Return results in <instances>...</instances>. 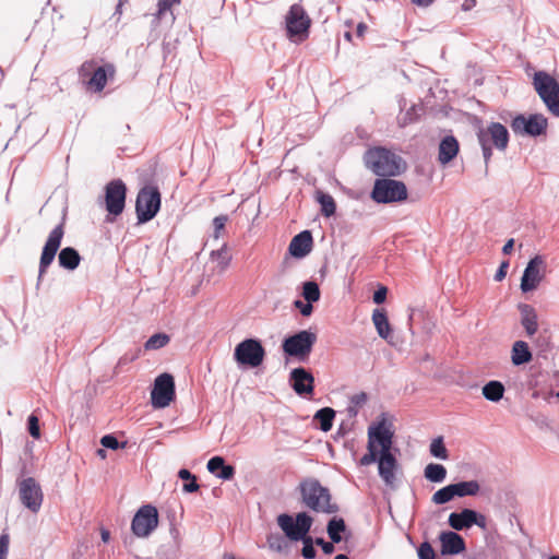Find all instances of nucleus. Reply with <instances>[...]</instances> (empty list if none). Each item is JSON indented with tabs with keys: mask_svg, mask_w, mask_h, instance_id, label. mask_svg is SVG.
Listing matches in <instances>:
<instances>
[{
	"mask_svg": "<svg viewBox=\"0 0 559 559\" xmlns=\"http://www.w3.org/2000/svg\"><path fill=\"white\" fill-rule=\"evenodd\" d=\"M393 431L385 419L368 428V452L359 460V465L368 466L378 462L379 476L391 488L395 485L397 461L391 453Z\"/></svg>",
	"mask_w": 559,
	"mask_h": 559,
	"instance_id": "f257e3e1",
	"label": "nucleus"
},
{
	"mask_svg": "<svg viewBox=\"0 0 559 559\" xmlns=\"http://www.w3.org/2000/svg\"><path fill=\"white\" fill-rule=\"evenodd\" d=\"M300 492L304 504L314 512L332 514L338 510L337 506L331 502L329 489L321 486L317 479L300 483Z\"/></svg>",
	"mask_w": 559,
	"mask_h": 559,
	"instance_id": "f03ea898",
	"label": "nucleus"
},
{
	"mask_svg": "<svg viewBox=\"0 0 559 559\" xmlns=\"http://www.w3.org/2000/svg\"><path fill=\"white\" fill-rule=\"evenodd\" d=\"M367 168L378 176H397L405 169L404 160L395 153L376 147L369 150L365 155Z\"/></svg>",
	"mask_w": 559,
	"mask_h": 559,
	"instance_id": "7ed1b4c3",
	"label": "nucleus"
},
{
	"mask_svg": "<svg viewBox=\"0 0 559 559\" xmlns=\"http://www.w3.org/2000/svg\"><path fill=\"white\" fill-rule=\"evenodd\" d=\"M80 78L86 88L94 93L104 90L108 80H112L116 69L111 63L97 66L94 60L85 61L80 68Z\"/></svg>",
	"mask_w": 559,
	"mask_h": 559,
	"instance_id": "20e7f679",
	"label": "nucleus"
},
{
	"mask_svg": "<svg viewBox=\"0 0 559 559\" xmlns=\"http://www.w3.org/2000/svg\"><path fill=\"white\" fill-rule=\"evenodd\" d=\"M477 136L486 164L492 156L493 147L504 151L509 143L508 129L499 122H492L487 128L480 129Z\"/></svg>",
	"mask_w": 559,
	"mask_h": 559,
	"instance_id": "39448f33",
	"label": "nucleus"
},
{
	"mask_svg": "<svg viewBox=\"0 0 559 559\" xmlns=\"http://www.w3.org/2000/svg\"><path fill=\"white\" fill-rule=\"evenodd\" d=\"M533 85L548 110L559 117V83L547 72L538 71L534 74Z\"/></svg>",
	"mask_w": 559,
	"mask_h": 559,
	"instance_id": "423d86ee",
	"label": "nucleus"
},
{
	"mask_svg": "<svg viewBox=\"0 0 559 559\" xmlns=\"http://www.w3.org/2000/svg\"><path fill=\"white\" fill-rule=\"evenodd\" d=\"M371 198L377 203H395L407 199V188L404 182L382 178L377 179L373 185Z\"/></svg>",
	"mask_w": 559,
	"mask_h": 559,
	"instance_id": "0eeeda50",
	"label": "nucleus"
},
{
	"mask_svg": "<svg viewBox=\"0 0 559 559\" xmlns=\"http://www.w3.org/2000/svg\"><path fill=\"white\" fill-rule=\"evenodd\" d=\"M160 207V193L156 187L146 186L140 190L135 202L139 223H146L155 217Z\"/></svg>",
	"mask_w": 559,
	"mask_h": 559,
	"instance_id": "6e6552de",
	"label": "nucleus"
},
{
	"mask_svg": "<svg viewBox=\"0 0 559 559\" xmlns=\"http://www.w3.org/2000/svg\"><path fill=\"white\" fill-rule=\"evenodd\" d=\"M317 342V334L304 330L289 337H286L283 342V350L286 355L296 357L300 361H305Z\"/></svg>",
	"mask_w": 559,
	"mask_h": 559,
	"instance_id": "1a4fd4ad",
	"label": "nucleus"
},
{
	"mask_svg": "<svg viewBox=\"0 0 559 559\" xmlns=\"http://www.w3.org/2000/svg\"><path fill=\"white\" fill-rule=\"evenodd\" d=\"M265 358V349L257 338H246L234 350V359L238 365L250 368L259 367Z\"/></svg>",
	"mask_w": 559,
	"mask_h": 559,
	"instance_id": "9d476101",
	"label": "nucleus"
},
{
	"mask_svg": "<svg viewBox=\"0 0 559 559\" xmlns=\"http://www.w3.org/2000/svg\"><path fill=\"white\" fill-rule=\"evenodd\" d=\"M285 21L287 36L290 40L297 43L308 37L311 21L300 4L295 3L290 7Z\"/></svg>",
	"mask_w": 559,
	"mask_h": 559,
	"instance_id": "9b49d317",
	"label": "nucleus"
},
{
	"mask_svg": "<svg viewBox=\"0 0 559 559\" xmlns=\"http://www.w3.org/2000/svg\"><path fill=\"white\" fill-rule=\"evenodd\" d=\"M277 524L290 540H301L307 537L312 519L306 512L298 513L295 520L288 514H281Z\"/></svg>",
	"mask_w": 559,
	"mask_h": 559,
	"instance_id": "f8f14e48",
	"label": "nucleus"
},
{
	"mask_svg": "<svg viewBox=\"0 0 559 559\" xmlns=\"http://www.w3.org/2000/svg\"><path fill=\"white\" fill-rule=\"evenodd\" d=\"M175 381L169 373L159 374L151 392V403L154 408H165L175 400Z\"/></svg>",
	"mask_w": 559,
	"mask_h": 559,
	"instance_id": "ddd939ff",
	"label": "nucleus"
},
{
	"mask_svg": "<svg viewBox=\"0 0 559 559\" xmlns=\"http://www.w3.org/2000/svg\"><path fill=\"white\" fill-rule=\"evenodd\" d=\"M158 525V512L152 504L142 506L133 516L132 533L136 537H147Z\"/></svg>",
	"mask_w": 559,
	"mask_h": 559,
	"instance_id": "4468645a",
	"label": "nucleus"
},
{
	"mask_svg": "<svg viewBox=\"0 0 559 559\" xmlns=\"http://www.w3.org/2000/svg\"><path fill=\"white\" fill-rule=\"evenodd\" d=\"M546 272L547 264L545 258L539 254L532 258L528 261L521 278V290L523 293L535 290L544 280Z\"/></svg>",
	"mask_w": 559,
	"mask_h": 559,
	"instance_id": "2eb2a0df",
	"label": "nucleus"
},
{
	"mask_svg": "<svg viewBox=\"0 0 559 559\" xmlns=\"http://www.w3.org/2000/svg\"><path fill=\"white\" fill-rule=\"evenodd\" d=\"M547 119L542 114H534L525 117L516 116L511 123L512 130L519 134L538 136L546 132Z\"/></svg>",
	"mask_w": 559,
	"mask_h": 559,
	"instance_id": "dca6fc26",
	"label": "nucleus"
},
{
	"mask_svg": "<svg viewBox=\"0 0 559 559\" xmlns=\"http://www.w3.org/2000/svg\"><path fill=\"white\" fill-rule=\"evenodd\" d=\"M127 187L121 179H115L105 187L106 210L110 215L118 216L122 213L126 203Z\"/></svg>",
	"mask_w": 559,
	"mask_h": 559,
	"instance_id": "f3484780",
	"label": "nucleus"
},
{
	"mask_svg": "<svg viewBox=\"0 0 559 559\" xmlns=\"http://www.w3.org/2000/svg\"><path fill=\"white\" fill-rule=\"evenodd\" d=\"M64 235L63 225H57L49 234L39 261V278L46 273L48 266L52 263L58 249L60 248Z\"/></svg>",
	"mask_w": 559,
	"mask_h": 559,
	"instance_id": "a211bd4d",
	"label": "nucleus"
},
{
	"mask_svg": "<svg viewBox=\"0 0 559 559\" xmlns=\"http://www.w3.org/2000/svg\"><path fill=\"white\" fill-rule=\"evenodd\" d=\"M19 495L24 507L37 513L43 503V491L39 484L33 478L23 479L19 485Z\"/></svg>",
	"mask_w": 559,
	"mask_h": 559,
	"instance_id": "6ab92c4d",
	"label": "nucleus"
},
{
	"mask_svg": "<svg viewBox=\"0 0 559 559\" xmlns=\"http://www.w3.org/2000/svg\"><path fill=\"white\" fill-rule=\"evenodd\" d=\"M290 383L298 395L311 394L314 388V378L305 368H295L290 372Z\"/></svg>",
	"mask_w": 559,
	"mask_h": 559,
	"instance_id": "aec40b11",
	"label": "nucleus"
},
{
	"mask_svg": "<svg viewBox=\"0 0 559 559\" xmlns=\"http://www.w3.org/2000/svg\"><path fill=\"white\" fill-rule=\"evenodd\" d=\"M442 555H459L465 550V542L455 532L447 531L439 535Z\"/></svg>",
	"mask_w": 559,
	"mask_h": 559,
	"instance_id": "412c9836",
	"label": "nucleus"
},
{
	"mask_svg": "<svg viewBox=\"0 0 559 559\" xmlns=\"http://www.w3.org/2000/svg\"><path fill=\"white\" fill-rule=\"evenodd\" d=\"M312 235L309 230H304L296 235L288 247L289 253L294 258H305L312 249Z\"/></svg>",
	"mask_w": 559,
	"mask_h": 559,
	"instance_id": "4be33fe9",
	"label": "nucleus"
},
{
	"mask_svg": "<svg viewBox=\"0 0 559 559\" xmlns=\"http://www.w3.org/2000/svg\"><path fill=\"white\" fill-rule=\"evenodd\" d=\"M521 314V324L524 328L526 335L532 337L538 331V316L533 306L528 304L519 305Z\"/></svg>",
	"mask_w": 559,
	"mask_h": 559,
	"instance_id": "5701e85b",
	"label": "nucleus"
},
{
	"mask_svg": "<svg viewBox=\"0 0 559 559\" xmlns=\"http://www.w3.org/2000/svg\"><path fill=\"white\" fill-rule=\"evenodd\" d=\"M449 525L456 531L469 528L476 522V511L463 509L461 512H452L448 519Z\"/></svg>",
	"mask_w": 559,
	"mask_h": 559,
	"instance_id": "b1692460",
	"label": "nucleus"
},
{
	"mask_svg": "<svg viewBox=\"0 0 559 559\" xmlns=\"http://www.w3.org/2000/svg\"><path fill=\"white\" fill-rule=\"evenodd\" d=\"M533 354L530 346L524 341H515L511 347V362L513 366H522L531 362Z\"/></svg>",
	"mask_w": 559,
	"mask_h": 559,
	"instance_id": "393cba45",
	"label": "nucleus"
},
{
	"mask_svg": "<svg viewBox=\"0 0 559 559\" xmlns=\"http://www.w3.org/2000/svg\"><path fill=\"white\" fill-rule=\"evenodd\" d=\"M207 469L223 480H229L235 475V468L231 465H226L222 456H213L210 459Z\"/></svg>",
	"mask_w": 559,
	"mask_h": 559,
	"instance_id": "a878e982",
	"label": "nucleus"
},
{
	"mask_svg": "<svg viewBox=\"0 0 559 559\" xmlns=\"http://www.w3.org/2000/svg\"><path fill=\"white\" fill-rule=\"evenodd\" d=\"M459 153V142L452 135L445 136L439 145L438 159L442 165L451 162Z\"/></svg>",
	"mask_w": 559,
	"mask_h": 559,
	"instance_id": "bb28decb",
	"label": "nucleus"
},
{
	"mask_svg": "<svg viewBox=\"0 0 559 559\" xmlns=\"http://www.w3.org/2000/svg\"><path fill=\"white\" fill-rule=\"evenodd\" d=\"M372 322L380 337L389 341L392 334L391 324L389 322L384 309H376L372 313Z\"/></svg>",
	"mask_w": 559,
	"mask_h": 559,
	"instance_id": "cd10ccee",
	"label": "nucleus"
},
{
	"mask_svg": "<svg viewBox=\"0 0 559 559\" xmlns=\"http://www.w3.org/2000/svg\"><path fill=\"white\" fill-rule=\"evenodd\" d=\"M58 261L61 267L73 271L79 266L81 257L74 248L67 247L60 251Z\"/></svg>",
	"mask_w": 559,
	"mask_h": 559,
	"instance_id": "c85d7f7f",
	"label": "nucleus"
},
{
	"mask_svg": "<svg viewBox=\"0 0 559 559\" xmlns=\"http://www.w3.org/2000/svg\"><path fill=\"white\" fill-rule=\"evenodd\" d=\"M504 386L500 381H489L483 386V395L490 402H499L503 397Z\"/></svg>",
	"mask_w": 559,
	"mask_h": 559,
	"instance_id": "c756f323",
	"label": "nucleus"
},
{
	"mask_svg": "<svg viewBox=\"0 0 559 559\" xmlns=\"http://www.w3.org/2000/svg\"><path fill=\"white\" fill-rule=\"evenodd\" d=\"M455 492V497L476 496L480 486L477 480H467L452 484Z\"/></svg>",
	"mask_w": 559,
	"mask_h": 559,
	"instance_id": "7c9ffc66",
	"label": "nucleus"
},
{
	"mask_svg": "<svg viewBox=\"0 0 559 559\" xmlns=\"http://www.w3.org/2000/svg\"><path fill=\"white\" fill-rule=\"evenodd\" d=\"M424 475L432 483H442L447 477V469L441 464L430 463L425 467Z\"/></svg>",
	"mask_w": 559,
	"mask_h": 559,
	"instance_id": "2f4dec72",
	"label": "nucleus"
},
{
	"mask_svg": "<svg viewBox=\"0 0 559 559\" xmlns=\"http://www.w3.org/2000/svg\"><path fill=\"white\" fill-rule=\"evenodd\" d=\"M334 417L335 412L330 407L321 408L314 415V418L320 423L321 430L325 432L331 430Z\"/></svg>",
	"mask_w": 559,
	"mask_h": 559,
	"instance_id": "473e14b6",
	"label": "nucleus"
},
{
	"mask_svg": "<svg viewBox=\"0 0 559 559\" xmlns=\"http://www.w3.org/2000/svg\"><path fill=\"white\" fill-rule=\"evenodd\" d=\"M170 341L169 335L166 333L153 334L144 344L146 350H156L165 347Z\"/></svg>",
	"mask_w": 559,
	"mask_h": 559,
	"instance_id": "72a5a7b5",
	"label": "nucleus"
},
{
	"mask_svg": "<svg viewBox=\"0 0 559 559\" xmlns=\"http://www.w3.org/2000/svg\"><path fill=\"white\" fill-rule=\"evenodd\" d=\"M319 285L313 281L305 282L302 285V297L308 302H316L320 299Z\"/></svg>",
	"mask_w": 559,
	"mask_h": 559,
	"instance_id": "f704fd0d",
	"label": "nucleus"
},
{
	"mask_svg": "<svg viewBox=\"0 0 559 559\" xmlns=\"http://www.w3.org/2000/svg\"><path fill=\"white\" fill-rule=\"evenodd\" d=\"M345 531V523L342 519H332L328 524V534L333 543H340L341 533Z\"/></svg>",
	"mask_w": 559,
	"mask_h": 559,
	"instance_id": "c9c22d12",
	"label": "nucleus"
},
{
	"mask_svg": "<svg viewBox=\"0 0 559 559\" xmlns=\"http://www.w3.org/2000/svg\"><path fill=\"white\" fill-rule=\"evenodd\" d=\"M454 497H455V492L453 489V485L450 484V485L437 490L432 495L431 500L436 504H444V503L451 501Z\"/></svg>",
	"mask_w": 559,
	"mask_h": 559,
	"instance_id": "e433bc0d",
	"label": "nucleus"
},
{
	"mask_svg": "<svg viewBox=\"0 0 559 559\" xmlns=\"http://www.w3.org/2000/svg\"><path fill=\"white\" fill-rule=\"evenodd\" d=\"M318 201L321 205V211L324 216L330 217L334 215L336 205L334 199L330 194L319 193Z\"/></svg>",
	"mask_w": 559,
	"mask_h": 559,
	"instance_id": "4c0bfd02",
	"label": "nucleus"
},
{
	"mask_svg": "<svg viewBox=\"0 0 559 559\" xmlns=\"http://www.w3.org/2000/svg\"><path fill=\"white\" fill-rule=\"evenodd\" d=\"M211 259L212 261L217 262V266L221 272L225 271L230 262V257L227 253L226 247L212 251Z\"/></svg>",
	"mask_w": 559,
	"mask_h": 559,
	"instance_id": "58836bf2",
	"label": "nucleus"
},
{
	"mask_svg": "<svg viewBox=\"0 0 559 559\" xmlns=\"http://www.w3.org/2000/svg\"><path fill=\"white\" fill-rule=\"evenodd\" d=\"M430 453L432 456L441 459V460H448V450L443 443L442 437H438L433 439L430 443Z\"/></svg>",
	"mask_w": 559,
	"mask_h": 559,
	"instance_id": "ea45409f",
	"label": "nucleus"
},
{
	"mask_svg": "<svg viewBox=\"0 0 559 559\" xmlns=\"http://www.w3.org/2000/svg\"><path fill=\"white\" fill-rule=\"evenodd\" d=\"M180 0H158L157 3V12L155 14V19L160 21L167 11L171 9L173 5L179 4Z\"/></svg>",
	"mask_w": 559,
	"mask_h": 559,
	"instance_id": "a19ab883",
	"label": "nucleus"
},
{
	"mask_svg": "<svg viewBox=\"0 0 559 559\" xmlns=\"http://www.w3.org/2000/svg\"><path fill=\"white\" fill-rule=\"evenodd\" d=\"M418 557L419 559H436L435 550L428 542H425L419 546Z\"/></svg>",
	"mask_w": 559,
	"mask_h": 559,
	"instance_id": "79ce46f5",
	"label": "nucleus"
},
{
	"mask_svg": "<svg viewBox=\"0 0 559 559\" xmlns=\"http://www.w3.org/2000/svg\"><path fill=\"white\" fill-rule=\"evenodd\" d=\"M28 431L31 436L35 439H38L40 437L39 420L35 415H31L28 417Z\"/></svg>",
	"mask_w": 559,
	"mask_h": 559,
	"instance_id": "37998d69",
	"label": "nucleus"
},
{
	"mask_svg": "<svg viewBox=\"0 0 559 559\" xmlns=\"http://www.w3.org/2000/svg\"><path fill=\"white\" fill-rule=\"evenodd\" d=\"M100 444L104 447V448H107V449H111V450H117L120 448V443L119 441L117 440L116 437H114L112 435H106L104 436L102 439H100Z\"/></svg>",
	"mask_w": 559,
	"mask_h": 559,
	"instance_id": "c03bdc74",
	"label": "nucleus"
},
{
	"mask_svg": "<svg viewBox=\"0 0 559 559\" xmlns=\"http://www.w3.org/2000/svg\"><path fill=\"white\" fill-rule=\"evenodd\" d=\"M294 306L295 308H297L300 313L304 316V317H309L311 316L312 311H313V307H312V302H304L301 300H296L294 302Z\"/></svg>",
	"mask_w": 559,
	"mask_h": 559,
	"instance_id": "a18cd8bd",
	"label": "nucleus"
},
{
	"mask_svg": "<svg viewBox=\"0 0 559 559\" xmlns=\"http://www.w3.org/2000/svg\"><path fill=\"white\" fill-rule=\"evenodd\" d=\"M304 540V547H302V556L306 559H312L316 557V550L312 546V540L310 537H306Z\"/></svg>",
	"mask_w": 559,
	"mask_h": 559,
	"instance_id": "49530a36",
	"label": "nucleus"
},
{
	"mask_svg": "<svg viewBox=\"0 0 559 559\" xmlns=\"http://www.w3.org/2000/svg\"><path fill=\"white\" fill-rule=\"evenodd\" d=\"M10 538L8 534L0 536V559H7L9 552Z\"/></svg>",
	"mask_w": 559,
	"mask_h": 559,
	"instance_id": "de8ad7c7",
	"label": "nucleus"
},
{
	"mask_svg": "<svg viewBox=\"0 0 559 559\" xmlns=\"http://www.w3.org/2000/svg\"><path fill=\"white\" fill-rule=\"evenodd\" d=\"M226 222H227V216H225V215L216 216L214 218L213 225H214V236H215V238L219 237V233H221L222 229H224Z\"/></svg>",
	"mask_w": 559,
	"mask_h": 559,
	"instance_id": "09e8293b",
	"label": "nucleus"
},
{
	"mask_svg": "<svg viewBox=\"0 0 559 559\" xmlns=\"http://www.w3.org/2000/svg\"><path fill=\"white\" fill-rule=\"evenodd\" d=\"M366 402H367V394L365 392L354 394L353 396H350V400H349L350 404L358 406V407L364 405Z\"/></svg>",
	"mask_w": 559,
	"mask_h": 559,
	"instance_id": "8fccbe9b",
	"label": "nucleus"
},
{
	"mask_svg": "<svg viewBox=\"0 0 559 559\" xmlns=\"http://www.w3.org/2000/svg\"><path fill=\"white\" fill-rule=\"evenodd\" d=\"M316 544L318 546H321L322 550L324 551V554L326 555H330L334 551V545H333V542L332 543H329V542H325L323 538H317L316 539Z\"/></svg>",
	"mask_w": 559,
	"mask_h": 559,
	"instance_id": "3c124183",
	"label": "nucleus"
},
{
	"mask_svg": "<svg viewBox=\"0 0 559 559\" xmlns=\"http://www.w3.org/2000/svg\"><path fill=\"white\" fill-rule=\"evenodd\" d=\"M386 293H388V290L385 287H383V286L380 287L373 294V301L378 305L383 304L386 298Z\"/></svg>",
	"mask_w": 559,
	"mask_h": 559,
	"instance_id": "603ef678",
	"label": "nucleus"
},
{
	"mask_svg": "<svg viewBox=\"0 0 559 559\" xmlns=\"http://www.w3.org/2000/svg\"><path fill=\"white\" fill-rule=\"evenodd\" d=\"M508 267H509V262L508 261H504V262H502L500 264L498 271L495 274V280L497 282H501L506 277Z\"/></svg>",
	"mask_w": 559,
	"mask_h": 559,
	"instance_id": "864d4df0",
	"label": "nucleus"
},
{
	"mask_svg": "<svg viewBox=\"0 0 559 559\" xmlns=\"http://www.w3.org/2000/svg\"><path fill=\"white\" fill-rule=\"evenodd\" d=\"M199 489V485L195 478H192L189 483L183 485V491L186 492H195Z\"/></svg>",
	"mask_w": 559,
	"mask_h": 559,
	"instance_id": "5fc2aeb1",
	"label": "nucleus"
},
{
	"mask_svg": "<svg viewBox=\"0 0 559 559\" xmlns=\"http://www.w3.org/2000/svg\"><path fill=\"white\" fill-rule=\"evenodd\" d=\"M474 525L485 530L487 525L486 516L476 512V522H474Z\"/></svg>",
	"mask_w": 559,
	"mask_h": 559,
	"instance_id": "6e6d98bb",
	"label": "nucleus"
},
{
	"mask_svg": "<svg viewBox=\"0 0 559 559\" xmlns=\"http://www.w3.org/2000/svg\"><path fill=\"white\" fill-rule=\"evenodd\" d=\"M178 476L182 480H191L192 478H195V476H193L188 469L185 468L179 471Z\"/></svg>",
	"mask_w": 559,
	"mask_h": 559,
	"instance_id": "4d7b16f0",
	"label": "nucleus"
},
{
	"mask_svg": "<svg viewBox=\"0 0 559 559\" xmlns=\"http://www.w3.org/2000/svg\"><path fill=\"white\" fill-rule=\"evenodd\" d=\"M513 246H514V240H513V239H509V240L504 243V246H503V248H502V252H503L504 254H509V253H511V251L513 250Z\"/></svg>",
	"mask_w": 559,
	"mask_h": 559,
	"instance_id": "13d9d810",
	"label": "nucleus"
},
{
	"mask_svg": "<svg viewBox=\"0 0 559 559\" xmlns=\"http://www.w3.org/2000/svg\"><path fill=\"white\" fill-rule=\"evenodd\" d=\"M100 536H102V540H103L104 543H108V542H109V539H110V533H109V531H107V530H102V532H100Z\"/></svg>",
	"mask_w": 559,
	"mask_h": 559,
	"instance_id": "bf43d9fd",
	"label": "nucleus"
},
{
	"mask_svg": "<svg viewBox=\"0 0 559 559\" xmlns=\"http://www.w3.org/2000/svg\"><path fill=\"white\" fill-rule=\"evenodd\" d=\"M358 408H359L358 406H355V405H353V404H349V406H348L347 411H348L349 415H352V416H356V415H357V413H358Z\"/></svg>",
	"mask_w": 559,
	"mask_h": 559,
	"instance_id": "052dcab7",
	"label": "nucleus"
},
{
	"mask_svg": "<svg viewBox=\"0 0 559 559\" xmlns=\"http://www.w3.org/2000/svg\"><path fill=\"white\" fill-rule=\"evenodd\" d=\"M411 1L415 4L424 5V7H427L432 2V0H411Z\"/></svg>",
	"mask_w": 559,
	"mask_h": 559,
	"instance_id": "680f3d73",
	"label": "nucleus"
},
{
	"mask_svg": "<svg viewBox=\"0 0 559 559\" xmlns=\"http://www.w3.org/2000/svg\"><path fill=\"white\" fill-rule=\"evenodd\" d=\"M366 29H367V26L365 24H362V23L358 24V26H357L358 36H362L364 33L366 32Z\"/></svg>",
	"mask_w": 559,
	"mask_h": 559,
	"instance_id": "e2e57ef3",
	"label": "nucleus"
},
{
	"mask_svg": "<svg viewBox=\"0 0 559 559\" xmlns=\"http://www.w3.org/2000/svg\"><path fill=\"white\" fill-rule=\"evenodd\" d=\"M97 455L100 456L102 459H105L106 457V451L104 449H98L97 450Z\"/></svg>",
	"mask_w": 559,
	"mask_h": 559,
	"instance_id": "0e129e2a",
	"label": "nucleus"
},
{
	"mask_svg": "<svg viewBox=\"0 0 559 559\" xmlns=\"http://www.w3.org/2000/svg\"><path fill=\"white\" fill-rule=\"evenodd\" d=\"M335 559H349L346 555L340 554L335 557Z\"/></svg>",
	"mask_w": 559,
	"mask_h": 559,
	"instance_id": "69168bd1",
	"label": "nucleus"
},
{
	"mask_svg": "<svg viewBox=\"0 0 559 559\" xmlns=\"http://www.w3.org/2000/svg\"><path fill=\"white\" fill-rule=\"evenodd\" d=\"M550 396H555L556 399H559V393H550Z\"/></svg>",
	"mask_w": 559,
	"mask_h": 559,
	"instance_id": "338daca9",
	"label": "nucleus"
},
{
	"mask_svg": "<svg viewBox=\"0 0 559 559\" xmlns=\"http://www.w3.org/2000/svg\"><path fill=\"white\" fill-rule=\"evenodd\" d=\"M549 559H559V555L558 556H552Z\"/></svg>",
	"mask_w": 559,
	"mask_h": 559,
	"instance_id": "774afa93",
	"label": "nucleus"
}]
</instances>
